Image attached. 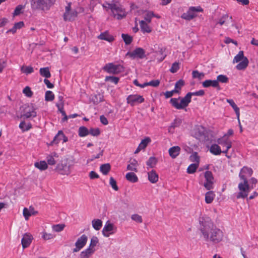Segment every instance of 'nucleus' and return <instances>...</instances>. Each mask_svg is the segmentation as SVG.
Segmentation results:
<instances>
[{"instance_id":"48","label":"nucleus","mask_w":258,"mask_h":258,"mask_svg":"<svg viewBox=\"0 0 258 258\" xmlns=\"http://www.w3.org/2000/svg\"><path fill=\"white\" fill-rule=\"evenodd\" d=\"M98 243V239L96 236H93L92 237L90 240V243L88 247L91 248L93 249H95V247L96 246L97 244Z\"/></svg>"},{"instance_id":"16","label":"nucleus","mask_w":258,"mask_h":258,"mask_svg":"<svg viewBox=\"0 0 258 258\" xmlns=\"http://www.w3.org/2000/svg\"><path fill=\"white\" fill-rule=\"evenodd\" d=\"M88 241L87 236L83 234L80 237L75 243V248L73 249V252H77L83 248Z\"/></svg>"},{"instance_id":"59","label":"nucleus","mask_w":258,"mask_h":258,"mask_svg":"<svg viewBox=\"0 0 258 258\" xmlns=\"http://www.w3.org/2000/svg\"><path fill=\"white\" fill-rule=\"evenodd\" d=\"M131 219L137 223H141L143 222L142 216L137 214L132 215Z\"/></svg>"},{"instance_id":"27","label":"nucleus","mask_w":258,"mask_h":258,"mask_svg":"<svg viewBox=\"0 0 258 258\" xmlns=\"http://www.w3.org/2000/svg\"><path fill=\"white\" fill-rule=\"evenodd\" d=\"M148 178L149 180L152 183H155L158 181V175L154 170L148 173Z\"/></svg>"},{"instance_id":"35","label":"nucleus","mask_w":258,"mask_h":258,"mask_svg":"<svg viewBox=\"0 0 258 258\" xmlns=\"http://www.w3.org/2000/svg\"><path fill=\"white\" fill-rule=\"evenodd\" d=\"M24 24L22 21L16 23L14 25L13 28L10 29L7 31V33H12L13 34H14L15 33H16L18 29L22 28L24 26Z\"/></svg>"},{"instance_id":"2","label":"nucleus","mask_w":258,"mask_h":258,"mask_svg":"<svg viewBox=\"0 0 258 258\" xmlns=\"http://www.w3.org/2000/svg\"><path fill=\"white\" fill-rule=\"evenodd\" d=\"M74 165V159L64 158L57 164L55 170L61 175H68L71 174Z\"/></svg>"},{"instance_id":"51","label":"nucleus","mask_w":258,"mask_h":258,"mask_svg":"<svg viewBox=\"0 0 258 258\" xmlns=\"http://www.w3.org/2000/svg\"><path fill=\"white\" fill-rule=\"evenodd\" d=\"M89 134V132L88 129L84 126H81L79 128V135L80 137H85L88 135Z\"/></svg>"},{"instance_id":"29","label":"nucleus","mask_w":258,"mask_h":258,"mask_svg":"<svg viewBox=\"0 0 258 258\" xmlns=\"http://www.w3.org/2000/svg\"><path fill=\"white\" fill-rule=\"evenodd\" d=\"M203 86L205 88L209 87L210 86L213 87H217L219 86L218 81L207 80L202 83Z\"/></svg>"},{"instance_id":"12","label":"nucleus","mask_w":258,"mask_h":258,"mask_svg":"<svg viewBox=\"0 0 258 258\" xmlns=\"http://www.w3.org/2000/svg\"><path fill=\"white\" fill-rule=\"evenodd\" d=\"M205 182L203 184L204 186L207 190H211L214 188V178L212 173L210 171H206L204 173Z\"/></svg>"},{"instance_id":"31","label":"nucleus","mask_w":258,"mask_h":258,"mask_svg":"<svg viewBox=\"0 0 258 258\" xmlns=\"http://www.w3.org/2000/svg\"><path fill=\"white\" fill-rule=\"evenodd\" d=\"M138 166V161L136 159H133L127 166V170L135 172H138L137 167Z\"/></svg>"},{"instance_id":"20","label":"nucleus","mask_w":258,"mask_h":258,"mask_svg":"<svg viewBox=\"0 0 258 258\" xmlns=\"http://www.w3.org/2000/svg\"><path fill=\"white\" fill-rule=\"evenodd\" d=\"M129 55L134 58H143L145 56V51L142 48H137L129 53Z\"/></svg>"},{"instance_id":"14","label":"nucleus","mask_w":258,"mask_h":258,"mask_svg":"<svg viewBox=\"0 0 258 258\" xmlns=\"http://www.w3.org/2000/svg\"><path fill=\"white\" fill-rule=\"evenodd\" d=\"M144 100L142 96L138 94L130 95L126 98L127 103L132 106L142 103L144 102Z\"/></svg>"},{"instance_id":"9","label":"nucleus","mask_w":258,"mask_h":258,"mask_svg":"<svg viewBox=\"0 0 258 258\" xmlns=\"http://www.w3.org/2000/svg\"><path fill=\"white\" fill-rule=\"evenodd\" d=\"M238 189L239 192L237 195V198H244L248 196L250 191L249 186L247 180H242L238 184Z\"/></svg>"},{"instance_id":"1","label":"nucleus","mask_w":258,"mask_h":258,"mask_svg":"<svg viewBox=\"0 0 258 258\" xmlns=\"http://www.w3.org/2000/svg\"><path fill=\"white\" fill-rule=\"evenodd\" d=\"M102 7L110 14V16L116 19H122L126 15L124 9L118 3H105L102 5Z\"/></svg>"},{"instance_id":"25","label":"nucleus","mask_w":258,"mask_h":258,"mask_svg":"<svg viewBox=\"0 0 258 258\" xmlns=\"http://www.w3.org/2000/svg\"><path fill=\"white\" fill-rule=\"evenodd\" d=\"M139 13V15H143V17L144 19V20L148 23H150L151 22L152 18L155 16V15L152 11H142L140 12Z\"/></svg>"},{"instance_id":"47","label":"nucleus","mask_w":258,"mask_h":258,"mask_svg":"<svg viewBox=\"0 0 258 258\" xmlns=\"http://www.w3.org/2000/svg\"><path fill=\"white\" fill-rule=\"evenodd\" d=\"M157 163V160L154 157H150L147 161V165L150 168H153Z\"/></svg>"},{"instance_id":"39","label":"nucleus","mask_w":258,"mask_h":258,"mask_svg":"<svg viewBox=\"0 0 258 258\" xmlns=\"http://www.w3.org/2000/svg\"><path fill=\"white\" fill-rule=\"evenodd\" d=\"M92 227L96 230H99L102 226V222L100 219H94L92 221Z\"/></svg>"},{"instance_id":"54","label":"nucleus","mask_w":258,"mask_h":258,"mask_svg":"<svg viewBox=\"0 0 258 258\" xmlns=\"http://www.w3.org/2000/svg\"><path fill=\"white\" fill-rule=\"evenodd\" d=\"M65 225L64 224H56L52 226V230L56 232H59L63 230Z\"/></svg>"},{"instance_id":"55","label":"nucleus","mask_w":258,"mask_h":258,"mask_svg":"<svg viewBox=\"0 0 258 258\" xmlns=\"http://www.w3.org/2000/svg\"><path fill=\"white\" fill-rule=\"evenodd\" d=\"M216 81H218V83L219 82L222 83H226L228 82V78L225 75H220L217 76V80Z\"/></svg>"},{"instance_id":"42","label":"nucleus","mask_w":258,"mask_h":258,"mask_svg":"<svg viewBox=\"0 0 258 258\" xmlns=\"http://www.w3.org/2000/svg\"><path fill=\"white\" fill-rule=\"evenodd\" d=\"M111 166L109 164L106 163L102 164L100 167V171L104 174L106 175L110 171Z\"/></svg>"},{"instance_id":"52","label":"nucleus","mask_w":258,"mask_h":258,"mask_svg":"<svg viewBox=\"0 0 258 258\" xmlns=\"http://www.w3.org/2000/svg\"><path fill=\"white\" fill-rule=\"evenodd\" d=\"M21 71L26 74H29L33 73L34 70L33 68L30 66H23L21 67Z\"/></svg>"},{"instance_id":"30","label":"nucleus","mask_w":258,"mask_h":258,"mask_svg":"<svg viewBox=\"0 0 258 258\" xmlns=\"http://www.w3.org/2000/svg\"><path fill=\"white\" fill-rule=\"evenodd\" d=\"M227 102L230 104V105L233 108V109L235 111L238 121L240 122V111L239 108L237 107V106L236 105V104L234 103L233 100L227 99Z\"/></svg>"},{"instance_id":"15","label":"nucleus","mask_w":258,"mask_h":258,"mask_svg":"<svg viewBox=\"0 0 258 258\" xmlns=\"http://www.w3.org/2000/svg\"><path fill=\"white\" fill-rule=\"evenodd\" d=\"M116 231V227L112 223L106 222L102 229V234L106 237L114 234Z\"/></svg>"},{"instance_id":"62","label":"nucleus","mask_w":258,"mask_h":258,"mask_svg":"<svg viewBox=\"0 0 258 258\" xmlns=\"http://www.w3.org/2000/svg\"><path fill=\"white\" fill-rule=\"evenodd\" d=\"M42 237L44 240H49L54 237V236L51 233H48L46 232L42 233Z\"/></svg>"},{"instance_id":"23","label":"nucleus","mask_w":258,"mask_h":258,"mask_svg":"<svg viewBox=\"0 0 258 258\" xmlns=\"http://www.w3.org/2000/svg\"><path fill=\"white\" fill-rule=\"evenodd\" d=\"M37 213V211H35L31 207H30L29 209L25 208L23 209V214L25 217L26 220H28L29 217L32 215H35Z\"/></svg>"},{"instance_id":"58","label":"nucleus","mask_w":258,"mask_h":258,"mask_svg":"<svg viewBox=\"0 0 258 258\" xmlns=\"http://www.w3.org/2000/svg\"><path fill=\"white\" fill-rule=\"evenodd\" d=\"M179 69V63L178 62H174L171 68L170 69V71L172 73H175L177 72V71Z\"/></svg>"},{"instance_id":"53","label":"nucleus","mask_w":258,"mask_h":258,"mask_svg":"<svg viewBox=\"0 0 258 258\" xmlns=\"http://www.w3.org/2000/svg\"><path fill=\"white\" fill-rule=\"evenodd\" d=\"M105 81L110 82L117 84L119 81V78L113 76H107L105 79Z\"/></svg>"},{"instance_id":"26","label":"nucleus","mask_w":258,"mask_h":258,"mask_svg":"<svg viewBox=\"0 0 258 258\" xmlns=\"http://www.w3.org/2000/svg\"><path fill=\"white\" fill-rule=\"evenodd\" d=\"M97 38L100 40H103L111 42L114 40V37L110 35L107 31L101 33Z\"/></svg>"},{"instance_id":"57","label":"nucleus","mask_w":258,"mask_h":258,"mask_svg":"<svg viewBox=\"0 0 258 258\" xmlns=\"http://www.w3.org/2000/svg\"><path fill=\"white\" fill-rule=\"evenodd\" d=\"M192 77L194 78H198L200 80L202 79L204 77V74L200 73L198 71H194L192 73Z\"/></svg>"},{"instance_id":"6","label":"nucleus","mask_w":258,"mask_h":258,"mask_svg":"<svg viewBox=\"0 0 258 258\" xmlns=\"http://www.w3.org/2000/svg\"><path fill=\"white\" fill-rule=\"evenodd\" d=\"M172 105L177 109H182L187 107L189 102V97L186 96L183 98H171L170 100Z\"/></svg>"},{"instance_id":"21","label":"nucleus","mask_w":258,"mask_h":258,"mask_svg":"<svg viewBox=\"0 0 258 258\" xmlns=\"http://www.w3.org/2000/svg\"><path fill=\"white\" fill-rule=\"evenodd\" d=\"M58 158L57 153L53 152L47 155L46 159L47 163L50 165H54L56 163V159Z\"/></svg>"},{"instance_id":"40","label":"nucleus","mask_w":258,"mask_h":258,"mask_svg":"<svg viewBox=\"0 0 258 258\" xmlns=\"http://www.w3.org/2000/svg\"><path fill=\"white\" fill-rule=\"evenodd\" d=\"M39 72L42 77L46 78H49L51 77L49 69L48 67L40 68Z\"/></svg>"},{"instance_id":"5","label":"nucleus","mask_w":258,"mask_h":258,"mask_svg":"<svg viewBox=\"0 0 258 258\" xmlns=\"http://www.w3.org/2000/svg\"><path fill=\"white\" fill-rule=\"evenodd\" d=\"M236 66V68L238 70H243L248 66L249 61L246 57L244 56L243 51H239L238 53L235 56L233 60V63H238Z\"/></svg>"},{"instance_id":"41","label":"nucleus","mask_w":258,"mask_h":258,"mask_svg":"<svg viewBox=\"0 0 258 258\" xmlns=\"http://www.w3.org/2000/svg\"><path fill=\"white\" fill-rule=\"evenodd\" d=\"M63 137V133L61 131H58L57 135L54 137L52 144H57L62 140Z\"/></svg>"},{"instance_id":"34","label":"nucleus","mask_w":258,"mask_h":258,"mask_svg":"<svg viewBox=\"0 0 258 258\" xmlns=\"http://www.w3.org/2000/svg\"><path fill=\"white\" fill-rule=\"evenodd\" d=\"M19 127L23 132H25L32 128V124L30 122L27 123L25 121H22L19 124Z\"/></svg>"},{"instance_id":"28","label":"nucleus","mask_w":258,"mask_h":258,"mask_svg":"<svg viewBox=\"0 0 258 258\" xmlns=\"http://www.w3.org/2000/svg\"><path fill=\"white\" fill-rule=\"evenodd\" d=\"M95 251V249L88 247L81 252L80 258H89Z\"/></svg>"},{"instance_id":"64","label":"nucleus","mask_w":258,"mask_h":258,"mask_svg":"<svg viewBox=\"0 0 258 258\" xmlns=\"http://www.w3.org/2000/svg\"><path fill=\"white\" fill-rule=\"evenodd\" d=\"M109 183L113 189L116 191L118 190V188L116 185V181L112 177L110 178Z\"/></svg>"},{"instance_id":"49","label":"nucleus","mask_w":258,"mask_h":258,"mask_svg":"<svg viewBox=\"0 0 258 258\" xmlns=\"http://www.w3.org/2000/svg\"><path fill=\"white\" fill-rule=\"evenodd\" d=\"M160 84V81L158 80H152L149 82H146L144 83L143 87L144 88L148 86H151L154 87H157Z\"/></svg>"},{"instance_id":"46","label":"nucleus","mask_w":258,"mask_h":258,"mask_svg":"<svg viewBox=\"0 0 258 258\" xmlns=\"http://www.w3.org/2000/svg\"><path fill=\"white\" fill-rule=\"evenodd\" d=\"M91 100L94 104H97L103 101V96L100 94H98L93 96Z\"/></svg>"},{"instance_id":"45","label":"nucleus","mask_w":258,"mask_h":258,"mask_svg":"<svg viewBox=\"0 0 258 258\" xmlns=\"http://www.w3.org/2000/svg\"><path fill=\"white\" fill-rule=\"evenodd\" d=\"M204 93H205V92L204 90H200L198 91H196V92H189L188 93L186 96H189V102H191V96L192 95H194V96H203L204 95Z\"/></svg>"},{"instance_id":"60","label":"nucleus","mask_w":258,"mask_h":258,"mask_svg":"<svg viewBox=\"0 0 258 258\" xmlns=\"http://www.w3.org/2000/svg\"><path fill=\"white\" fill-rule=\"evenodd\" d=\"M181 120L180 119H175L169 127V131L171 132L172 128H174L175 127L179 126Z\"/></svg>"},{"instance_id":"44","label":"nucleus","mask_w":258,"mask_h":258,"mask_svg":"<svg viewBox=\"0 0 258 258\" xmlns=\"http://www.w3.org/2000/svg\"><path fill=\"white\" fill-rule=\"evenodd\" d=\"M199 163L191 164L187 169V172L189 174H192L195 173L199 167Z\"/></svg>"},{"instance_id":"3","label":"nucleus","mask_w":258,"mask_h":258,"mask_svg":"<svg viewBox=\"0 0 258 258\" xmlns=\"http://www.w3.org/2000/svg\"><path fill=\"white\" fill-rule=\"evenodd\" d=\"M200 229L204 237L206 240L209 238V232L214 227V225L211 219L206 216L201 215L199 218Z\"/></svg>"},{"instance_id":"63","label":"nucleus","mask_w":258,"mask_h":258,"mask_svg":"<svg viewBox=\"0 0 258 258\" xmlns=\"http://www.w3.org/2000/svg\"><path fill=\"white\" fill-rule=\"evenodd\" d=\"M24 9V6L22 5H18L15 9L13 15L14 16H18L22 13V10Z\"/></svg>"},{"instance_id":"11","label":"nucleus","mask_w":258,"mask_h":258,"mask_svg":"<svg viewBox=\"0 0 258 258\" xmlns=\"http://www.w3.org/2000/svg\"><path fill=\"white\" fill-rule=\"evenodd\" d=\"M103 69L108 73L117 74L122 71L123 68L120 64H114L113 63H108L103 67Z\"/></svg>"},{"instance_id":"10","label":"nucleus","mask_w":258,"mask_h":258,"mask_svg":"<svg viewBox=\"0 0 258 258\" xmlns=\"http://www.w3.org/2000/svg\"><path fill=\"white\" fill-rule=\"evenodd\" d=\"M71 6V3H69L65 8V12L63 14V19L64 21H73L77 17L78 13L77 11L72 10Z\"/></svg>"},{"instance_id":"7","label":"nucleus","mask_w":258,"mask_h":258,"mask_svg":"<svg viewBox=\"0 0 258 258\" xmlns=\"http://www.w3.org/2000/svg\"><path fill=\"white\" fill-rule=\"evenodd\" d=\"M203 11V9L200 6L190 7L186 12L184 13L181 16V18L186 21H190L197 16V12H202Z\"/></svg>"},{"instance_id":"43","label":"nucleus","mask_w":258,"mask_h":258,"mask_svg":"<svg viewBox=\"0 0 258 258\" xmlns=\"http://www.w3.org/2000/svg\"><path fill=\"white\" fill-rule=\"evenodd\" d=\"M151 142V140L150 138L147 137L144 140H143L139 146L140 148H141L142 150H144L146 148L147 145Z\"/></svg>"},{"instance_id":"17","label":"nucleus","mask_w":258,"mask_h":258,"mask_svg":"<svg viewBox=\"0 0 258 258\" xmlns=\"http://www.w3.org/2000/svg\"><path fill=\"white\" fill-rule=\"evenodd\" d=\"M217 142L219 145H220L223 147L227 148V149H230L232 147V143L226 135L218 139Z\"/></svg>"},{"instance_id":"19","label":"nucleus","mask_w":258,"mask_h":258,"mask_svg":"<svg viewBox=\"0 0 258 258\" xmlns=\"http://www.w3.org/2000/svg\"><path fill=\"white\" fill-rule=\"evenodd\" d=\"M32 239L33 236L31 234L28 233L24 234L21 240L23 248L24 249L28 247L31 244Z\"/></svg>"},{"instance_id":"37","label":"nucleus","mask_w":258,"mask_h":258,"mask_svg":"<svg viewBox=\"0 0 258 258\" xmlns=\"http://www.w3.org/2000/svg\"><path fill=\"white\" fill-rule=\"evenodd\" d=\"M125 178L128 181L132 183H135L138 181L137 176L134 172H128L126 173Z\"/></svg>"},{"instance_id":"50","label":"nucleus","mask_w":258,"mask_h":258,"mask_svg":"<svg viewBox=\"0 0 258 258\" xmlns=\"http://www.w3.org/2000/svg\"><path fill=\"white\" fill-rule=\"evenodd\" d=\"M54 98V95L52 91H47L45 92V99L46 101H52Z\"/></svg>"},{"instance_id":"4","label":"nucleus","mask_w":258,"mask_h":258,"mask_svg":"<svg viewBox=\"0 0 258 258\" xmlns=\"http://www.w3.org/2000/svg\"><path fill=\"white\" fill-rule=\"evenodd\" d=\"M55 0H31V5L33 9L48 11L52 7Z\"/></svg>"},{"instance_id":"61","label":"nucleus","mask_w":258,"mask_h":258,"mask_svg":"<svg viewBox=\"0 0 258 258\" xmlns=\"http://www.w3.org/2000/svg\"><path fill=\"white\" fill-rule=\"evenodd\" d=\"M184 85V82L182 80H180L177 81L175 85L174 89L176 90V91L178 93L179 91L181 89V87Z\"/></svg>"},{"instance_id":"56","label":"nucleus","mask_w":258,"mask_h":258,"mask_svg":"<svg viewBox=\"0 0 258 258\" xmlns=\"http://www.w3.org/2000/svg\"><path fill=\"white\" fill-rule=\"evenodd\" d=\"M122 38L125 43L127 45L130 44L133 40L132 37L127 34H122Z\"/></svg>"},{"instance_id":"24","label":"nucleus","mask_w":258,"mask_h":258,"mask_svg":"<svg viewBox=\"0 0 258 258\" xmlns=\"http://www.w3.org/2000/svg\"><path fill=\"white\" fill-rule=\"evenodd\" d=\"M150 23H148L144 20H141L139 21V24L142 31L143 33H150L152 31L151 27L149 25Z\"/></svg>"},{"instance_id":"32","label":"nucleus","mask_w":258,"mask_h":258,"mask_svg":"<svg viewBox=\"0 0 258 258\" xmlns=\"http://www.w3.org/2000/svg\"><path fill=\"white\" fill-rule=\"evenodd\" d=\"M210 152L215 155H219L222 153L220 147L217 144L211 145L210 148Z\"/></svg>"},{"instance_id":"36","label":"nucleus","mask_w":258,"mask_h":258,"mask_svg":"<svg viewBox=\"0 0 258 258\" xmlns=\"http://www.w3.org/2000/svg\"><path fill=\"white\" fill-rule=\"evenodd\" d=\"M34 166L40 170H45L48 168V164L45 161L36 162L34 163Z\"/></svg>"},{"instance_id":"13","label":"nucleus","mask_w":258,"mask_h":258,"mask_svg":"<svg viewBox=\"0 0 258 258\" xmlns=\"http://www.w3.org/2000/svg\"><path fill=\"white\" fill-rule=\"evenodd\" d=\"M211 231V236H209V239L214 243L220 242L223 237V234L221 230L219 229L213 228L210 230Z\"/></svg>"},{"instance_id":"22","label":"nucleus","mask_w":258,"mask_h":258,"mask_svg":"<svg viewBox=\"0 0 258 258\" xmlns=\"http://www.w3.org/2000/svg\"><path fill=\"white\" fill-rule=\"evenodd\" d=\"M204 128L202 126H196L191 131V135L197 139H200L204 134Z\"/></svg>"},{"instance_id":"8","label":"nucleus","mask_w":258,"mask_h":258,"mask_svg":"<svg viewBox=\"0 0 258 258\" xmlns=\"http://www.w3.org/2000/svg\"><path fill=\"white\" fill-rule=\"evenodd\" d=\"M35 110L36 109L33 104L25 105L20 117L24 119L35 117L37 115Z\"/></svg>"},{"instance_id":"18","label":"nucleus","mask_w":258,"mask_h":258,"mask_svg":"<svg viewBox=\"0 0 258 258\" xmlns=\"http://www.w3.org/2000/svg\"><path fill=\"white\" fill-rule=\"evenodd\" d=\"M252 174V170L250 168L243 167L240 173L239 177L242 180H247V178L250 177Z\"/></svg>"},{"instance_id":"38","label":"nucleus","mask_w":258,"mask_h":258,"mask_svg":"<svg viewBox=\"0 0 258 258\" xmlns=\"http://www.w3.org/2000/svg\"><path fill=\"white\" fill-rule=\"evenodd\" d=\"M215 195L213 191H209L205 194V202L207 204L211 203L214 200Z\"/></svg>"},{"instance_id":"33","label":"nucleus","mask_w":258,"mask_h":258,"mask_svg":"<svg viewBox=\"0 0 258 258\" xmlns=\"http://www.w3.org/2000/svg\"><path fill=\"white\" fill-rule=\"evenodd\" d=\"M180 148L178 146H174L169 149V153L170 156L174 158L179 154Z\"/></svg>"}]
</instances>
